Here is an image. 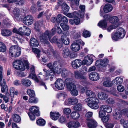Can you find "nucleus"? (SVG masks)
Masks as SVG:
<instances>
[{
	"label": "nucleus",
	"mask_w": 128,
	"mask_h": 128,
	"mask_svg": "<svg viewBox=\"0 0 128 128\" xmlns=\"http://www.w3.org/2000/svg\"><path fill=\"white\" fill-rule=\"evenodd\" d=\"M56 29V26L55 25L54 28L52 29L50 32L47 30L43 34L42 36L40 37V40H43L42 41L44 43L48 44L49 42L48 40V38L50 39L55 34Z\"/></svg>",
	"instance_id": "nucleus-1"
},
{
	"label": "nucleus",
	"mask_w": 128,
	"mask_h": 128,
	"mask_svg": "<svg viewBox=\"0 0 128 128\" xmlns=\"http://www.w3.org/2000/svg\"><path fill=\"white\" fill-rule=\"evenodd\" d=\"M84 101L87 103H88L90 101V102L88 103V105L92 108L97 109L99 108V106L98 104L99 101L97 98H88L85 99Z\"/></svg>",
	"instance_id": "nucleus-2"
},
{
	"label": "nucleus",
	"mask_w": 128,
	"mask_h": 128,
	"mask_svg": "<svg viewBox=\"0 0 128 128\" xmlns=\"http://www.w3.org/2000/svg\"><path fill=\"white\" fill-rule=\"evenodd\" d=\"M30 112L28 113L30 120H34L36 118L35 115L38 116L40 115L39 108L36 106H32L29 108Z\"/></svg>",
	"instance_id": "nucleus-3"
},
{
	"label": "nucleus",
	"mask_w": 128,
	"mask_h": 128,
	"mask_svg": "<svg viewBox=\"0 0 128 128\" xmlns=\"http://www.w3.org/2000/svg\"><path fill=\"white\" fill-rule=\"evenodd\" d=\"M80 44L83 46L84 44V43L80 39L76 40V42H74L70 46V48L73 51L77 52L79 51L80 49Z\"/></svg>",
	"instance_id": "nucleus-4"
},
{
	"label": "nucleus",
	"mask_w": 128,
	"mask_h": 128,
	"mask_svg": "<svg viewBox=\"0 0 128 128\" xmlns=\"http://www.w3.org/2000/svg\"><path fill=\"white\" fill-rule=\"evenodd\" d=\"M13 65L14 67L17 70L24 71L26 69L23 62L21 60H15L13 63Z\"/></svg>",
	"instance_id": "nucleus-5"
},
{
	"label": "nucleus",
	"mask_w": 128,
	"mask_h": 128,
	"mask_svg": "<svg viewBox=\"0 0 128 128\" xmlns=\"http://www.w3.org/2000/svg\"><path fill=\"white\" fill-rule=\"evenodd\" d=\"M53 66L54 70L53 72H64L68 71L66 68L61 67V64L59 60L54 62Z\"/></svg>",
	"instance_id": "nucleus-6"
},
{
	"label": "nucleus",
	"mask_w": 128,
	"mask_h": 128,
	"mask_svg": "<svg viewBox=\"0 0 128 128\" xmlns=\"http://www.w3.org/2000/svg\"><path fill=\"white\" fill-rule=\"evenodd\" d=\"M65 84L64 80L60 78H58L55 82V87L58 90H62L63 89Z\"/></svg>",
	"instance_id": "nucleus-7"
},
{
	"label": "nucleus",
	"mask_w": 128,
	"mask_h": 128,
	"mask_svg": "<svg viewBox=\"0 0 128 128\" xmlns=\"http://www.w3.org/2000/svg\"><path fill=\"white\" fill-rule=\"evenodd\" d=\"M114 118L116 120H119L122 117V112L120 109L116 108L113 114Z\"/></svg>",
	"instance_id": "nucleus-8"
},
{
	"label": "nucleus",
	"mask_w": 128,
	"mask_h": 128,
	"mask_svg": "<svg viewBox=\"0 0 128 128\" xmlns=\"http://www.w3.org/2000/svg\"><path fill=\"white\" fill-rule=\"evenodd\" d=\"M34 21L33 18L31 15H28L26 16L23 18V22L27 25L32 24Z\"/></svg>",
	"instance_id": "nucleus-9"
},
{
	"label": "nucleus",
	"mask_w": 128,
	"mask_h": 128,
	"mask_svg": "<svg viewBox=\"0 0 128 128\" xmlns=\"http://www.w3.org/2000/svg\"><path fill=\"white\" fill-rule=\"evenodd\" d=\"M94 56L92 55H87L84 58V59L82 61V64H87L89 65L92 63L93 61V58Z\"/></svg>",
	"instance_id": "nucleus-10"
},
{
	"label": "nucleus",
	"mask_w": 128,
	"mask_h": 128,
	"mask_svg": "<svg viewBox=\"0 0 128 128\" xmlns=\"http://www.w3.org/2000/svg\"><path fill=\"white\" fill-rule=\"evenodd\" d=\"M108 59H105L103 60H98L96 62V65L99 67H105L108 65Z\"/></svg>",
	"instance_id": "nucleus-11"
},
{
	"label": "nucleus",
	"mask_w": 128,
	"mask_h": 128,
	"mask_svg": "<svg viewBox=\"0 0 128 128\" xmlns=\"http://www.w3.org/2000/svg\"><path fill=\"white\" fill-rule=\"evenodd\" d=\"M20 30H21V35H25L28 36L31 33V30L29 28L25 26L20 28Z\"/></svg>",
	"instance_id": "nucleus-12"
},
{
	"label": "nucleus",
	"mask_w": 128,
	"mask_h": 128,
	"mask_svg": "<svg viewBox=\"0 0 128 128\" xmlns=\"http://www.w3.org/2000/svg\"><path fill=\"white\" fill-rule=\"evenodd\" d=\"M78 102V99L76 98H70L68 100H66L64 103V105H68L69 104L74 105L77 103Z\"/></svg>",
	"instance_id": "nucleus-13"
},
{
	"label": "nucleus",
	"mask_w": 128,
	"mask_h": 128,
	"mask_svg": "<svg viewBox=\"0 0 128 128\" xmlns=\"http://www.w3.org/2000/svg\"><path fill=\"white\" fill-rule=\"evenodd\" d=\"M116 32L118 35L120 39L123 38L126 34L125 30L122 28H118Z\"/></svg>",
	"instance_id": "nucleus-14"
},
{
	"label": "nucleus",
	"mask_w": 128,
	"mask_h": 128,
	"mask_svg": "<svg viewBox=\"0 0 128 128\" xmlns=\"http://www.w3.org/2000/svg\"><path fill=\"white\" fill-rule=\"evenodd\" d=\"M87 125L89 128H96L97 125V123L93 119H88Z\"/></svg>",
	"instance_id": "nucleus-15"
},
{
	"label": "nucleus",
	"mask_w": 128,
	"mask_h": 128,
	"mask_svg": "<svg viewBox=\"0 0 128 128\" xmlns=\"http://www.w3.org/2000/svg\"><path fill=\"white\" fill-rule=\"evenodd\" d=\"M0 85L1 86V91L2 92H6V93H8V88L7 85L6 84V80L5 79H3L2 82H0Z\"/></svg>",
	"instance_id": "nucleus-16"
},
{
	"label": "nucleus",
	"mask_w": 128,
	"mask_h": 128,
	"mask_svg": "<svg viewBox=\"0 0 128 128\" xmlns=\"http://www.w3.org/2000/svg\"><path fill=\"white\" fill-rule=\"evenodd\" d=\"M69 78H67L64 81L65 82L66 84L67 88L70 90L76 88V86L73 83L69 82Z\"/></svg>",
	"instance_id": "nucleus-17"
},
{
	"label": "nucleus",
	"mask_w": 128,
	"mask_h": 128,
	"mask_svg": "<svg viewBox=\"0 0 128 128\" xmlns=\"http://www.w3.org/2000/svg\"><path fill=\"white\" fill-rule=\"evenodd\" d=\"M100 109H102L106 112L108 113H111L112 111V108L109 106L106 105H103L101 106L100 107Z\"/></svg>",
	"instance_id": "nucleus-18"
},
{
	"label": "nucleus",
	"mask_w": 128,
	"mask_h": 128,
	"mask_svg": "<svg viewBox=\"0 0 128 128\" xmlns=\"http://www.w3.org/2000/svg\"><path fill=\"white\" fill-rule=\"evenodd\" d=\"M82 62V61L80 60L77 59L74 60L72 63V66L74 68H78L81 66Z\"/></svg>",
	"instance_id": "nucleus-19"
},
{
	"label": "nucleus",
	"mask_w": 128,
	"mask_h": 128,
	"mask_svg": "<svg viewBox=\"0 0 128 128\" xmlns=\"http://www.w3.org/2000/svg\"><path fill=\"white\" fill-rule=\"evenodd\" d=\"M89 77L90 79L93 81H96L99 79V76L97 72H91Z\"/></svg>",
	"instance_id": "nucleus-20"
},
{
	"label": "nucleus",
	"mask_w": 128,
	"mask_h": 128,
	"mask_svg": "<svg viewBox=\"0 0 128 128\" xmlns=\"http://www.w3.org/2000/svg\"><path fill=\"white\" fill-rule=\"evenodd\" d=\"M1 34L4 36H8L12 35V32L10 30L3 29L1 31Z\"/></svg>",
	"instance_id": "nucleus-21"
},
{
	"label": "nucleus",
	"mask_w": 128,
	"mask_h": 128,
	"mask_svg": "<svg viewBox=\"0 0 128 128\" xmlns=\"http://www.w3.org/2000/svg\"><path fill=\"white\" fill-rule=\"evenodd\" d=\"M30 45L32 47H36L39 45L38 40L34 38H32L30 40Z\"/></svg>",
	"instance_id": "nucleus-22"
},
{
	"label": "nucleus",
	"mask_w": 128,
	"mask_h": 128,
	"mask_svg": "<svg viewBox=\"0 0 128 128\" xmlns=\"http://www.w3.org/2000/svg\"><path fill=\"white\" fill-rule=\"evenodd\" d=\"M80 8L81 10V11H80L79 13H77V14H78V16L82 18L84 16L85 8V6L84 5H80Z\"/></svg>",
	"instance_id": "nucleus-23"
},
{
	"label": "nucleus",
	"mask_w": 128,
	"mask_h": 128,
	"mask_svg": "<svg viewBox=\"0 0 128 128\" xmlns=\"http://www.w3.org/2000/svg\"><path fill=\"white\" fill-rule=\"evenodd\" d=\"M85 73V72L83 74H82L81 72H75V77L78 79H84V81H86L85 80L86 78V76Z\"/></svg>",
	"instance_id": "nucleus-24"
},
{
	"label": "nucleus",
	"mask_w": 128,
	"mask_h": 128,
	"mask_svg": "<svg viewBox=\"0 0 128 128\" xmlns=\"http://www.w3.org/2000/svg\"><path fill=\"white\" fill-rule=\"evenodd\" d=\"M21 83L23 86L28 87L30 86L32 84L30 81L28 79L24 78L21 80Z\"/></svg>",
	"instance_id": "nucleus-25"
},
{
	"label": "nucleus",
	"mask_w": 128,
	"mask_h": 128,
	"mask_svg": "<svg viewBox=\"0 0 128 128\" xmlns=\"http://www.w3.org/2000/svg\"><path fill=\"white\" fill-rule=\"evenodd\" d=\"M56 97L61 100H63L67 97V94L65 92L59 93L56 95Z\"/></svg>",
	"instance_id": "nucleus-26"
},
{
	"label": "nucleus",
	"mask_w": 128,
	"mask_h": 128,
	"mask_svg": "<svg viewBox=\"0 0 128 128\" xmlns=\"http://www.w3.org/2000/svg\"><path fill=\"white\" fill-rule=\"evenodd\" d=\"M103 9L104 12L108 13L111 12L113 8L110 4H105L104 7Z\"/></svg>",
	"instance_id": "nucleus-27"
},
{
	"label": "nucleus",
	"mask_w": 128,
	"mask_h": 128,
	"mask_svg": "<svg viewBox=\"0 0 128 128\" xmlns=\"http://www.w3.org/2000/svg\"><path fill=\"white\" fill-rule=\"evenodd\" d=\"M98 96L100 99L104 100L107 98L108 97V95L106 93L101 92L98 94Z\"/></svg>",
	"instance_id": "nucleus-28"
},
{
	"label": "nucleus",
	"mask_w": 128,
	"mask_h": 128,
	"mask_svg": "<svg viewBox=\"0 0 128 128\" xmlns=\"http://www.w3.org/2000/svg\"><path fill=\"white\" fill-rule=\"evenodd\" d=\"M57 72H46V79H50L51 81L52 80L53 78L55 77L56 73Z\"/></svg>",
	"instance_id": "nucleus-29"
},
{
	"label": "nucleus",
	"mask_w": 128,
	"mask_h": 128,
	"mask_svg": "<svg viewBox=\"0 0 128 128\" xmlns=\"http://www.w3.org/2000/svg\"><path fill=\"white\" fill-rule=\"evenodd\" d=\"M123 82L122 78L119 77H116L112 81V83L114 85L117 84H122Z\"/></svg>",
	"instance_id": "nucleus-30"
},
{
	"label": "nucleus",
	"mask_w": 128,
	"mask_h": 128,
	"mask_svg": "<svg viewBox=\"0 0 128 128\" xmlns=\"http://www.w3.org/2000/svg\"><path fill=\"white\" fill-rule=\"evenodd\" d=\"M70 52V49L68 48H66L62 51V55L64 57L66 58L69 56Z\"/></svg>",
	"instance_id": "nucleus-31"
},
{
	"label": "nucleus",
	"mask_w": 128,
	"mask_h": 128,
	"mask_svg": "<svg viewBox=\"0 0 128 128\" xmlns=\"http://www.w3.org/2000/svg\"><path fill=\"white\" fill-rule=\"evenodd\" d=\"M50 116L52 120H57L60 114L58 112H50Z\"/></svg>",
	"instance_id": "nucleus-32"
},
{
	"label": "nucleus",
	"mask_w": 128,
	"mask_h": 128,
	"mask_svg": "<svg viewBox=\"0 0 128 128\" xmlns=\"http://www.w3.org/2000/svg\"><path fill=\"white\" fill-rule=\"evenodd\" d=\"M61 40L62 43L65 45H68L70 43L69 38L65 36H62L61 38Z\"/></svg>",
	"instance_id": "nucleus-33"
},
{
	"label": "nucleus",
	"mask_w": 128,
	"mask_h": 128,
	"mask_svg": "<svg viewBox=\"0 0 128 128\" xmlns=\"http://www.w3.org/2000/svg\"><path fill=\"white\" fill-rule=\"evenodd\" d=\"M86 94L87 97H89L90 98H97L94 92L91 90H86Z\"/></svg>",
	"instance_id": "nucleus-34"
},
{
	"label": "nucleus",
	"mask_w": 128,
	"mask_h": 128,
	"mask_svg": "<svg viewBox=\"0 0 128 128\" xmlns=\"http://www.w3.org/2000/svg\"><path fill=\"white\" fill-rule=\"evenodd\" d=\"M107 25V22L104 20L100 21L98 24V26L104 30L106 29Z\"/></svg>",
	"instance_id": "nucleus-35"
},
{
	"label": "nucleus",
	"mask_w": 128,
	"mask_h": 128,
	"mask_svg": "<svg viewBox=\"0 0 128 128\" xmlns=\"http://www.w3.org/2000/svg\"><path fill=\"white\" fill-rule=\"evenodd\" d=\"M12 117L13 121L15 122L18 123L21 121L20 117L18 114H14L12 115Z\"/></svg>",
	"instance_id": "nucleus-36"
},
{
	"label": "nucleus",
	"mask_w": 128,
	"mask_h": 128,
	"mask_svg": "<svg viewBox=\"0 0 128 128\" xmlns=\"http://www.w3.org/2000/svg\"><path fill=\"white\" fill-rule=\"evenodd\" d=\"M20 10L18 8H15L12 11L13 16L15 18H18L20 15Z\"/></svg>",
	"instance_id": "nucleus-37"
},
{
	"label": "nucleus",
	"mask_w": 128,
	"mask_h": 128,
	"mask_svg": "<svg viewBox=\"0 0 128 128\" xmlns=\"http://www.w3.org/2000/svg\"><path fill=\"white\" fill-rule=\"evenodd\" d=\"M113 83L108 79L105 80L103 83V86L106 87H110L112 86Z\"/></svg>",
	"instance_id": "nucleus-38"
},
{
	"label": "nucleus",
	"mask_w": 128,
	"mask_h": 128,
	"mask_svg": "<svg viewBox=\"0 0 128 128\" xmlns=\"http://www.w3.org/2000/svg\"><path fill=\"white\" fill-rule=\"evenodd\" d=\"M19 47L17 46H11L9 50V54L11 56L13 55V53L16 51V50Z\"/></svg>",
	"instance_id": "nucleus-39"
},
{
	"label": "nucleus",
	"mask_w": 128,
	"mask_h": 128,
	"mask_svg": "<svg viewBox=\"0 0 128 128\" xmlns=\"http://www.w3.org/2000/svg\"><path fill=\"white\" fill-rule=\"evenodd\" d=\"M71 117L73 118L76 120L78 119L80 117V114L79 113L77 112H73L70 114Z\"/></svg>",
	"instance_id": "nucleus-40"
},
{
	"label": "nucleus",
	"mask_w": 128,
	"mask_h": 128,
	"mask_svg": "<svg viewBox=\"0 0 128 128\" xmlns=\"http://www.w3.org/2000/svg\"><path fill=\"white\" fill-rule=\"evenodd\" d=\"M118 17L116 16H113L111 17L110 20V22L112 23L115 24L114 25L119 24L118 23Z\"/></svg>",
	"instance_id": "nucleus-41"
},
{
	"label": "nucleus",
	"mask_w": 128,
	"mask_h": 128,
	"mask_svg": "<svg viewBox=\"0 0 128 128\" xmlns=\"http://www.w3.org/2000/svg\"><path fill=\"white\" fill-rule=\"evenodd\" d=\"M28 78H31L37 82H39V80L36 74H34V72H32L31 73H30L29 75Z\"/></svg>",
	"instance_id": "nucleus-42"
},
{
	"label": "nucleus",
	"mask_w": 128,
	"mask_h": 128,
	"mask_svg": "<svg viewBox=\"0 0 128 128\" xmlns=\"http://www.w3.org/2000/svg\"><path fill=\"white\" fill-rule=\"evenodd\" d=\"M62 6V10L64 12H66L69 11L70 7L66 3H63Z\"/></svg>",
	"instance_id": "nucleus-43"
},
{
	"label": "nucleus",
	"mask_w": 128,
	"mask_h": 128,
	"mask_svg": "<svg viewBox=\"0 0 128 128\" xmlns=\"http://www.w3.org/2000/svg\"><path fill=\"white\" fill-rule=\"evenodd\" d=\"M34 28L37 32H39L40 30V21H36L34 24Z\"/></svg>",
	"instance_id": "nucleus-44"
},
{
	"label": "nucleus",
	"mask_w": 128,
	"mask_h": 128,
	"mask_svg": "<svg viewBox=\"0 0 128 128\" xmlns=\"http://www.w3.org/2000/svg\"><path fill=\"white\" fill-rule=\"evenodd\" d=\"M16 51L13 53V55H12V57H17L19 56L21 53V50L20 47H19L17 49H16Z\"/></svg>",
	"instance_id": "nucleus-45"
},
{
	"label": "nucleus",
	"mask_w": 128,
	"mask_h": 128,
	"mask_svg": "<svg viewBox=\"0 0 128 128\" xmlns=\"http://www.w3.org/2000/svg\"><path fill=\"white\" fill-rule=\"evenodd\" d=\"M6 49V46L3 42H0V52H4Z\"/></svg>",
	"instance_id": "nucleus-46"
},
{
	"label": "nucleus",
	"mask_w": 128,
	"mask_h": 128,
	"mask_svg": "<svg viewBox=\"0 0 128 128\" xmlns=\"http://www.w3.org/2000/svg\"><path fill=\"white\" fill-rule=\"evenodd\" d=\"M73 108L74 110L78 111H80L82 109V104L80 103H79L74 106Z\"/></svg>",
	"instance_id": "nucleus-47"
},
{
	"label": "nucleus",
	"mask_w": 128,
	"mask_h": 128,
	"mask_svg": "<svg viewBox=\"0 0 128 128\" xmlns=\"http://www.w3.org/2000/svg\"><path fill=\"white\" fill-rule=\"evenodd\" d=\"M27 92L28 94L31 98L34 97L35 96L34 92L33 90L30 89H28L27 90Z\"/></svg>",
	"instance_id": "nucleus-48"
},
{
	"label": "nucleus",
	"mask_w": 128,
	"mask_h": 128,
	"mask_svg": "<svg viewBox=\"0 0 128 128\" xmlns=\"http://www.w3.org/2000/svg\"><path fill=\"white\" fill-rule=\"evenodd\" d=\"M116 25H110L107 28V31L108 32H110L112 30L116 28L119 26L118 24H117Z\"/></svg>",
	"instance_id": "nucleus-49"
},
{
	"label": "nucleus",
	"mask_w": 128,
	"mask_h": 128,
	"mask_svg": "<svg viewBox=\"0 0 128 128\" xmlns=\"http://www.w3.org/2000/svg\"><path fill=\"white\" fill-rule=\"evenodd\" d=\"M110 118V115L107 114L106 116H104L101 118V120L103 122H106L108 121Z\"/></svg>",
	"instance_id": "nucleus-50"
},
{
	"label": "nucleus",
	"mask_w": 128,
	"mask_h": 128,
	"mask_svg": "<svg viewBox=\"0 0 128 128\" xmlns=\"http://www.w3.org/2000/svg\"><path fill=\"white\" fill-rule=\"evenodd\" d=\"M64 23H62L60 24V26L64 30H68L69 28L68 26Z\"/></svg>",
	"instance_id": "nucleus-51"
},
{
	"label": "nucleus",
	"mask_w": 128,
	"mask_h": 128,
	"mask_svg": "<svg viewBox=\"0 0 128 128\" xmlns=\"http://www.w3.org/2000/svg\"><path fill=\"white\" fill-rule=\"evenodd\" d=\"M3 23L8 27H9L11 26L10 21L8 18L4 19L3 21Z\"/></svg>",
	"instance_id": "nucleus-52"
},
{
	"label": "nucleus",
	"mask_w": 128,
	"mask_h": 128,
	"mask_svg": "<svg viewBox=\"0 0 128 128\" xmlns=\"http://www.w3.org/2000/svg\"><path fill=\"white\" fill-rule=\"evenodd\" d=\"M10 97H11V96L10 95L9 93H6L5 96L3 98V99L5 102V103H6L8 102L9 99Z\"/></svg>",
	"instance_id": "nucleus-53"
},
{
	"label": "nucleus",
	"mask_w": 128,
	"mask_h": 128,
	"mask_svg": "<svg viewBox=\"0 0 128 128\" xmlns=\"http://www.w3.org/2000/svg\"><path fill=\"white\" fill-rule=\"evenodd\" d=\"M32 50L36 54V57L38 58H39L40 56V50L39 49L37 48H33Z\"/></svg>",
	"instance_id": "nucleus-54"
},
{
	"label": "nucleus",
	"mask_w": 128,
	"mask_h": 128,
	"mask_svg": "<svg viewBox=\"0 0 128 128\" xmlns=\"http://www.w3.org/2000/svg\"><path fill=\"white\" fill-rule=\"evenodd\" d=\"M15 74L18 76L22 77H26L27 75L26 72H15Z\"/></svg>",
	"instance_id": "nucleus-55"
},
{
	"label": "nucleus",
	"mask_w": 128,
	"mask_h": 128,
	"mask_svg": "<svg viewBox=\"0 0 128 128\" xmlns=\"http://www.w3.org/2000/svg\"><path fill=\"white\" fill-rule=\"evenodd\" d=\"M83 36L85 38L89 37L90 36V34L89 32L87 30H85L82 33Z\"/></svg>",
	"instance_id": "nucleus-56"
},
{
	"label": "nucleus",
	"mask_w": 128,
	"mask_h": 128,
	"mask_svg": "<svg viewBox=\"0 0 128 128\" xmlns=\"http://www.w3.org/2000/svg\"><path fill=\"white\" fill-rule=\"evenodd\" d=\"M81 33L80 32L76 33L74 37V39L75 42H76V40H79L78 38L80 37Z\"/></svg>",
	"instance_id": "nucleus-57"
},
{
	"label": "nucleus",
	"mask_w": 128,
	"mask_h": 128,
	"mask_svg": "<svg viewBox=\"0 0 128 128\" xmlns=\"http://www.w3.org/2000/svg\"><path fill=\"white\" fill-rule=\"evenodd\" d=\"M71 90V93L72 95L74 96H76L78 95V91L76 88L72 89Z\"/></svg>",
	"instance_id": "nucleus-58"
},
{
	"label": "nucleus",
	"mask_w": 128,
	"mask_h": 128,
	"mask_svg": "<svg viewBox=\"0 0 128 128\" xmlns=\"http://www.w3.org/2000/svg\"><path fill=\"white\" fill-rule=\"evenodd\" d=\"M106 114V112L102 109H100L99 113V116L100 118H102Z\"/></svg>",
	"instance_id": "nucleus-59"
},
{
	"label": "nucleus",
	"mask_w": 128,
	"mask_h": 128,
	"mask_svg": "<svg viewBox=\"0 0 128 128\" xmlns=\"http://www.w3.org/2000/svg\"><path fill=\"white\" fill-rule=\"evenodd\" d=\"M112 38L113 40L115 41L117 40L118 39H120L119 37L116 32L114 33V34H112Z\"/></svg>",
	"instance_id": "nucleus-60"
},
{
	"label": "nucleus",
	"mask_w": 128,
	"mask_h": 128,
	"mask_svg": "<svg viewBox=\"0 0 128 128\" xmlns=\"http://www.w3.org/2000/svg\"><path fill=\"white\" fill-rule=\"evenodd\" d=\"M117 88L118 90L120 92H123L125 90L124 87L121 85H120L118 86Z\"/></svg>",
	"instance_id": "nucleus-61"
},
{
	"label": "nucleus",
	"mask_w": 128,
	"mask_h": 128,
	"mask_svg": "<svg viewBox=\"0 0 128 128\" xmlns=\"http://www.w3.org/2000/svg\"><path fill=\"white\" fill-rule=\"evenodd\" d=\"M74 23L76 25L78 24H80V18L77 16L74 17Z\"/></svg>",
	"instance_id": "nucleus-62"
},
{
	"label": "nucleus",
	"mask_w": 128,
	"mask_h": 128,
	"mask_svg": "<svg viewBox=\"0 0 128 128\" xmlns=\"http://www.w3.org/2000/svg\"><path fill=\"white\" fill-rule=\"evenodd\" d=\"M114 126V124L112 123L108 122L105 125V126L106 128H113Z\"/></svg>",
	"instance_id": "nucleus-63"
},
{
	"label": "nucleus",
	"mask_w": 128,
	"mask_h": 128,
	"mask_svg": "<svg viewBox=\"0 0 128 128\" xmlns=\"http://www.w3.org/2000/svg\"><path fill=\"white\" fill-rule=\"evenodd\" d=\"M58 120L59 122L61 123H65L66 121L65 117L63 116L60 117Z\"/></svg>",
	"instance_id": "nucleus-64"
}]
</instances>
